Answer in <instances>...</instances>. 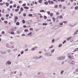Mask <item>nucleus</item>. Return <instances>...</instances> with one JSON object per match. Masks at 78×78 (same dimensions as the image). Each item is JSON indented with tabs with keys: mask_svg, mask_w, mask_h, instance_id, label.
<instances>
[{
	"mask_svg": "<svg viewBox=\"0 0 78 78\" xmlns=\"http://www.w3.org/2000/svg\"><path fill=\"white\" fill-rule=\"evenodd\" d=\"M30 31L31 30H33V28H30Z\"/></svg>",
	"mask_w": 78,
	"mask_h": 78,
	"instance_id": "obj_35",
	"label": "nucleus"
},
{
	"mask_svg": "<svg viewBox=\"0 0 78 78\" xmlns=\"http://www.w3.org/2000/svg\"><path fill=\"white\" fill-rule=\"evenodd\" d=\"M60 19H62V16H59Z\"/></svg>",
	"mask_w": 78,
	"mask_h": 78,
	"instance_id": "obj_29",
	"label": "nucleus"
},
{
	"mask_svg": "<svg viewBox=\"0 0 78 78\" xmlns=\"http://www.w3.org/2000/svg\"><path fill=\"white\" fill-rule=\"evenodd\" d=\"M70 1L71 2H73V0H70Z\"/></svg>",
	"mask_w": 78,
	"mask_h": 78,
	"instance_id": "obj_62",
	"label": "nucleus"
},
{
	"mask_svg": "<svg viewBox=\"0 0 78 78\" xmlns=\"http://www.w3.org/2000/svg\"><path fill=\"white\" fill-rule=\"evenodd\" d=\"M9 16V14H7L6 15V17H8Z\"/></svg>",
	"mask_w": 78,
	"mask_h": 78,
	"instance_id": "obj_54",
	"label": "nucleus"
},
{
	"mask_svg": "<svg viewBox=\"0 0 78 78\" xmlns=\"http://www.w3.org/2000/svg\"><path fill=\"white\" fill-rule=\"evenodd\" d=\"M40 15H41V16H40V17L41 18H42L43 17V16H42L41 15V14H40Z\"/></svg>",
	"mask_w": 78,
	"mask_h": 78,
	"instance_id": "obj_38",
	"label": "nucleus"
},
{
	"mask_svg": "<svg viewBox=\"0 0 78 78\" xmlns=\"http://www.w3.org/2000/svg\"><path fill=\"white\" fill-rule=\"evenodd\" d=\"M13 73H13L12 72H11L10 73V74H12H12H13Z\"/></svg>",
	"mask_w": 78,
	"mask_h": 78,
	"instance_id": "obj_57",
	"label": "nucleus"
},
{
	"mask_svg": "<svg viewBox=\"0 0 78 78\" xmlns=\"http://www.w3.org/2000/svg\"><path fill=\"white\" fill-rule=\"evenodd\" d=\"M23 54V51H22L21 52V55H22V54Z\"/></svg>",
	"mask_w": 78,
	"mask_h": 78,
	"instance_id": "obj_42",
	"label": "nucleus"
},
{
	"mask_svg": "<svg viewBox=\"0 0 78 78\" xmlns=\"http://www.w3.org/2000/svg\"><path fill=\"white\" fill-rule=\"evenodd\" d=\"M8 11H10V9L9 8H8L7 9Z\"/></svg>",
	"mask_w": 78,
	"mask_h": 78,
	"instance_id": "obj_47",
	"label": "nucleus"
},
{
	"mask_svg": "<svg viewBox=\"0 0 78 78\" xmlns=\"http://www.w3.org/2000/svg\"><path fill=\"white\" fill-rule=\"evenodd\" d=\"M58 5H55L54 6V8H58Z\"/></svg>",
	"mask_w": 78,
	"mask_h": 78,
	"instance_id": "obj_6",
	"label": "nucleus"
},
{
	"mask_svg": "<svg viewBox=\"0 0 78 78\" xmlns=\"http://www.w3.org/2000/svg\"><path fill=\"white\" fill-rule=\"evenodd\" d=\"M10 8H12V5L10 6Z\"/></svg>",
	"mask_w": 78,
	"mask_h": 78,
	"instance_id": "obj_50",
	"label": "nucleus"
},
{
	"mask_svg": "<svg viewBox=\"0 0 78 78\" xmlns=\"http://www.w3.org/2000/svg\"><path fill=\"white\" fill-rule=\"evenodd\" d=\"M43 25H47V23H43Z\"/></svg>",
	"mask_w": 78,
	"mask_h": 78,
	"instance_id": "obj_26",
	"label": "nucleus"
},
{
	"mask_svg": "<svg viewBox=\"0 0 78 78\" xmlns=\"http://www.w3.org/2000/svg\"><path fill=\"white\" fill-rule=\"evenodd\" d=\"M56 15H58L59 14V12H57L56 13Z\"/></svg>",
	"mask_w": 78,
	"mask_h": 78,
	"instance_id": "obj_60",
	"label": "nucleus"
},
{
	"mask_svg": "<svg viewBox=\"0 0 78 78\" xmlns=\"http://www.w3.org/2000/svg\"><path fill=\"white\" fill-rule=\"evenodd\" d=\"M35 50V48H33L32 49V51H33V50Z\"/></svg>",
	"mask_w": 78,
	"mask_h": 78,
	"instance_id": "obj_48",
	"label": "nucleus"
},
{
	"mask_svg": "<svg viewBox=\"0 0 78 78\" xmlns=\"http://www.w3.org/2000/svg\"><path fill=\"white\" fill-rule=\"evenodd\" d=\"M1 19L2 20H5V18H3V17H1Z\"/></svg>",
	"mask_w": 78,
	"mask_h": 78,
	"instance_id": "obj_13",
	"label": "nucleus"
},
{
	"mask_svg": "<svg viewBox=\"0 0 78 78\" xmlns=\"http://www.w3.org/2000/svg\"><path fill=\"white\" fill-rule=\"evenodd\" d=\"M53 48V46H52L49 47V48Z\"/></svg>",
	"mask_w": 78,
	"mask_h": 78,
	"instance_id": "obj_59",
	"label": "nucleus"
},
{
	"mask_svg": "<svg viewBox=\"0 0 78 78\" xmlns=\"http://www.w3.org/2000/svg\"><path fill=\"white\" fill-rule=\"evenodd\" d=\"M40 12H44V10H40Z\"/></svg>",
	"mask_w": 78,
	"mask_h": 78,
	"instance_id": "obj_28",
	"label": "nucleus"
},
{
	"mask_svg": "<svg viewBox=\"0 0 78 78\" xmlns=\"http://www.w3.org/2000/svg\"><path fill=\"white\" fill-rule=\"evenodd\" d=\"M54 51H55V49H53L51 51V52L52 53H53V52H54Z\"/></svg>",
	"mask_w": 78,
	"mask_h": 78,
	"instance_id": "obj_37",
	"label": "nucleus"
},
{
	"mask_svg": "<svg viewBox=\"0 0 78 78\" xmlns=\"http://www.w3.org/2000/svg\"><path fill=\"white\" fill-rule=\"evenodd\" d=\"M48 2L49 4H53L54 2L53 1H51L50 0L48 1Z\"/></svg>",
	"mask_w": 78,
	"mask_h": 78,
	"instance_id": "obj_1",
	"label": "nucleus"
},
{
	"mask_svg": "<svg viewBox=\"0 0 78 78\" xmlns=\"http://www.w3.org/2000/svg\"><path fill=\"white\" fill-rule=\"evenodd\" d=\"M8 64H11V62H10L9 61H8Z\"/></svg>",
	"mask_w": 78,
	"mask_h": 78,
	"instance_id": "obj_25",
	"label": "nucleus"
},
{
	"mask_svg": "<svg viewBox=\"0 0 78 78\" xmlns=\"http://www.w3.org/2000/svg\"><path fill=\"white\" fill-rule=\"evenodd\" d=\"M25 32H28V29H25L24 30Z\"/></svg>",
	"mask_w": 78,
	"mask_h": 78,
	"instance_id": "obj_10",
	"label": "nucleus"
},
{
	"mask_svg": "<svg viewBox=\"0 0 78 78\" xmlns=\"http://www.w3.org/2000/svg\"><path fill=\"white\" fill-rule=\"evenodd\" d=\"M22 22L23 23H25V20H22Z\"/></svg>",
	"mask_w": 78,
	"mask_h": 78,
	"instance_id": "obj_23",
	"label": "nucleus"
},
{
	"mask_svg": "<svg viewBox=\"0 0 78 78\" xmlns=\"http://www.w3.org/2000/svg\"><path fill=\"white\" fill-rule=\"evenodd\" d=\"M53 15V13H51L50 14V16L51 17H52Z\"/></svg>",
	"mask_w": 78,
	"mask_h": 78,
	"instance_id": "obj_18",
	"label": "nucleus"
},
{
	"mask_svg": "<svg viewBox=\"0 0 78 78\" xmlns=\"http://www.w3.org/2000/svg\"><path fill=\"white\" fill-rule=\"evenodd\" d=\"M16 72H17V71H15L14 72V74H16Z\"/></svg>",
	"mask_w": 78,
	"mask_h": 78,
	"instance_id": "obj_61",
	"label": "nucleus"
},
{
	"mask_svg": "<svg viewBox=\"0 0 78 78\" xmlns=\"http://www.w3.org/2000/svg\"><path fill=\"white\" fill-rule=\"evenodd\" d=\"M27 5L28 6H30V4H29V3H27Z\"/></svg>",
	"mask_w": 78,
	"mask_h": 78,
	"instance_id": "obj_64",
	"label": "nucleus"
},
{
	"mask_svg": "<svg viewBox=\"0 0 78 78\" xmlns=\"http://www.w3.org/2000/svg\"><path fill=\"white\" fill-rule=\"evenodd\" d=\"M19 22H17L16 23V25H19Z\"/></svg>",
	"mask_w": 78,
	"mask_h": 78,
	"instance_id": "obj_12",
	"label": "nucleus"
},
{
	"mask_svg": "<svg viewBox=\"0 0 78 78\" xmlns=\"http://www.w3.org/2000/svg\"><path fill=\"white\" fill-rule=\"evenodd\" d=\"M76 5V3H74V6H75Z\"/></svg>",
	"mask_w": 78,
	"mask_h": 78,
	"instance_id": "obj_63",
	"label": "nucleus"
},
{
	"mask_svg": "<svg viewBox=\"0 0 78 78\" xmlns=\"http://www.w3.org/2000/svg\"><path fill=\"white\" fill-rule=\"evenodd\" d=\"M52 20H53V21H54V22H55V20H56V19H55V18H54V17H53Z\"/></svg>",
	"mask_w": 78,
	"mask_h": 78,
	"instance_id": "obj_8",
	"label": "nucleus"
},
{
	"mask_svg": "<svg viewBox=\"0 0 78 78\" xmlns=\"http://www.w3.org/2000/svg\"><path fill=\"white\" fill-rule=\"evenodd\" d=\"M54 42H55V40L53 39V40H52V43H54Z\"/></svg>",
	"mask_w": 78,
	"mask_h": 78,
	"instance_id": "obj_33",
	"label": "nucleus"
},
{
	"mask_svg": "<svg viewBox=\"0 0 78 78\" xmlns=\"http://www.w3.org/2000/svg\"><path fill=\"white\" fill-rule=\"evenodd\" d=\"M44 5H48V2H45L44 3Z\"/></svg>",
	"mask_w": 78,
	"mask_h": 78,
	"instance_id": "obj_9",
	"label": "nucleus"
},
{
	"mask_svg": "<svg viewBox=\"0 0 78 78\" xmlns=\"http://www.w3.org/2000/svg\"><path fill=\"white\" fill-rule=\"evenodd\" d=\"M2 34H5V32L4 31H3L2 32Z\"/></svg>",
	"mask_w": 78,
	"mask_h": 78,
	"instance_id": "obj_36",
	"label": "nucleus"
},
{
	"mask_svg": "<svg viewBox=\"0 0 78 78\" xmlns=\"http://www.w3.org/2000/svg\"><path fill=\"white\" fill-rule=\"evenodd\" d=\"M5 5H6V6H9V4L8 3L6 2L5 3Z\"/></svg>",
	"mask_w": 78,
	"mask_h": 78,
	"instance_id": "obj_4",
	"label": "nucleus"
},
{
	"mask_svg": "<svg viewBox=\"0 0 78 78\" xmlns=\"http://www.w3.org/2000/svg\"><path fill=\"white\" fill-rule=\"evenodd\" d=\"M47 13L48 14V15L50 14V12H47Z\"/></svg>",
	"mask_w": 78,
	"mask_h": 78,
	"instance_id": "obj_43",
	"label": "nucleus"
},
{
	"mask_svg": "<svg viewBox=\"0 0 78 78\" xmlns=\"http://www.w3.org/2000/svg\"><path fill=\"white\" fill-rule=\"evenodd\" d=\"M23 27H24V28H26L27 26L26 25H24L23 26Z\"/></svg>",
	"mask_w": 78,
	"mask_h": 78,
	"instance_id": "obj_49",
	"label": "nucleus"
},
{
	"mask_svg": "<svg viewBox=\"0 0 78 78\" xmlns=\"http://www.w3.org/2000/svg\"><path fill=\"white\" fill-rule=\"evenodd\" d=\"M19 9H17L15 10V11H16V12H17V11H19Z\"/></svg>",
	"mask_w": 78,
	"mask_h": 78,
	"instance_id": "obj_15",
	"label": "nucleus"
},
{
	"mask_svg": "<svg viewBox=\"0 0 78 78\" xmlns=\"http://www.w3.org/2000/svg\"><path fill=\"white\" fill-rule=\"evenodd\" d=\"M63 24L62 23H59V25H62Z\"/></svg>",
	"mask_w": 78,
	"mask_h": 78,
	"instance_id": "obj_53",
	"label": "nucleus"
},
{
	"mask_svg": "<svg viewBox=\"0 0 78 78\" xmlns=\"http://www.w3.org/2000/svg\"><path fill=\"white\" fill-rule=\"evenodd\" d=\"M10 4H12L13 3V2L12 1H11L9 2Z\"/></svg>",
	"mask_w": 78,
	"mask_h": 78,
	"instance_id": "obj_19",
	"label": "nucleus"
},
{
	"mask_svg": "<svg viewBox=\"0 0 78 78\" xmlns=\"http://www.w3.org/2000/svg\"><path fill=\"white\" fill-rule=\"evenodd\" d=\"M44 19H47V16H44Z\"/></svg>",
	"mask_w": 78,
	"mask_h": 78,
	"instance_id": "obj_45",
	"label": "nucleus"
},
{
	"mask_svg": "<svg viewBox=\"0 0 78 78\" xmlns=\"http://www.w3.org/2000/svg\"><path fill=\"white\" fill-rule=\"evenodd\" d=\"M75 9H78V6H76L75 8Z\"/></svg>",
	"mask_w": 78,
	"mask_h": 78,
	"instance_id": "obj_22",
	"label": "nucleus"
},
{
	"mask_svg": "<svg viewBox=\"0 0 78 78\" xmlns=\"http://www.w3.org/2000/svg\"><path fill=\"white\" fill-rule=\"evenodd\" d=\"M59 7H60V8H61L62 7V5L61 4H60L59 5Z\"/></svg>",
	"mask_w": 78,
	"mask_h": 78,
	"instance_id": "obj_16",
	"label": "nucleus"
},
{
	"mask_svg": "<svg viewBox=\"0 0 78 78\" xmlns=\"http://www.w3.org/2000/svg\"><path fill=\"white\" fill-rule=\"evenodd\" d=\"M35 5H37V2L35 1Z\"/></svg>",
	"mask_w": 78,
	"mask_h": 78,
	"instance_id": "obj_56",
	"label": "nucleus"
},
{
	"mask_svg": "<svg viewBox=\"0 0 78 78\" xmlns=\"http://www.w3.org/2000/svg\"><path fill=\"white\" fill-rule=\"evenodd\" d=\"M17 8H18V9H19V8H20V6L19 5H18L17 6Z\"/></svg>",
	"mask_w": 78,
	"mask_h": 78,
	"instance_id": "obj_40",
	"label": "nucleus"
},
{
	"mask_svg": "<svg viewBox=\"0 0 78 78\" xmlns=\"http://www.w3.org/2000/svg\"><path fill=\"white\" fill-rule=\"evenodd\" d=\"M14 21H15V23H16V22H17V20L18 19V17L17 16H15L14 18Z\"/></svg>",
	"mask_w": 78,
	"mask_h": 78,
	"instance_id": "obj_2",
	"label": "nucleus"
},
{
	"mask_svg": "<svg viewBox=\"0 0 78 78\" xmlns=\"http://www.w3.org/2000/svg\"><path fill=\"white\" fill-rule=\"evenodd\" d=\"M4 23L5 24H7V23H8V22H7V21H4Z\"/></svg>",
	"mask_w": 78,
	"mask_h": 78,
	"instance_id": "obj_21",
	"label": "nucleus"
},
{
	"mask_svg": "<svg viewBox=\"0 0 78 78\" xmlns=\"http://www.w3.org/2000/svg\"><path fill=\"white\" fill-rule=\"evenodd\" d=\"M65 1V0H61L60 2H63Z\"/></svg>",
	"mask_w": 78,
	"mask_h": 78,
	"instance_id": "obj_32",
	"label": "nucleus"
},
{
	"mask_svg": "<svg viewBox=\"0 0 78 78\" xmlns=\"http://www.w3.org/2000/svg\"><path fill=\"white\" fill-rule=\"evenodd\" d=\"M31 34H32V33L30 32V33H29L28 34V36H30V35H31Z\"/></svg>",
	"mask_w": 78,
	"mask_h": 78,
	"instance_id": "obj_20",
	"label": "nucleus"
},
{
	"mask_svg": "<svg viewBox=\"0 0 78 78\" xmlns=\"http://www.w3.org/2000/svg\"><path fill=\"white\" fill-rule=\"evenodd\" d=\"M24 9H29V8L27 7V6L24 7Z\"/></svg>",
	"mask_w": 78,
	"mask_h": 78,
	"instance_id": "obj_3",
	"label": "nucleus"
},
{
	"mask_svg": "<svg viewBox=\"0 0 78 78\" xmlns=\"http://www.w3.org/2000/svg\"><path fill=\"white\" fill-rule=\"evenodd\" d=\"M28 16L29 17H31V16H33V15L31 14H29Z\"/></svg>",
	"mask_w": 78,
	"mask_h": 78,
	"instance_id": "obj_14",
	"label": "nucleus"
},
{
	"mask_svg": "<svg viewBox=\"0 0 78 78\" xmlns=\"http://www.w3.org/2000/svg\"><path fill=\"white\" fill-rule=\"evenodd\" d=\"M71 38V37H70L68 38L67 39V40L69 41V40H70V39Z\"/></svg>",
	"mask_w": 78,
	"mask_h": 78,
	"instance_id": "obj_24",
	"label": "nucleus"
},
{
	"mask_svg": "<svg viewBox=\"0 0 78 78\" xmlns=\"http://www.w3.org/2000/svg\"><path fill=\"white\" fill-rule=\"evenodd\" d=\"M20 10L21 11H23V8L21 7L20 8Z\"/></svg>",
	"mask_w": 78,
	"mask_h": 78,
	"instance_id": "obj_11",
	"label": "nucleus"
},
{
	"mask_svg": "<svg viewBox=\"0 0 78 78\" xmlns=\"http://www.w3.org/2000/svg\"><path fill=\"white\" fill-rule=\"evenodd\" d=\"M62 44H59V45L58 47H61V46H62Z\"/></svg>",
	"mask_w": 78,
	"mask_h": 78,
	"instance_id": "obj_34",
	"label": "nucleus"
},
{
	"mask_svg": "<svg viewBox=\"0 0 78 78\" xmlns=\"http://www.w3.org/2000/svg\"><path fill=\"white\" fill-rule=\"evenodd\" d=\"M11 34H14V32H11Z\"/></svg>",
	"mask_w": 78,
	"mask_h": 78,
	"instance_id": "obj_31",
	"label": "nucleus"
},
{
	"mask_svg": "<svg viewBox=\"0 0 78 78\" xmlns=\"http://www.w3.org/2000/svg\"><path fill=\"white\" fill-rule=\"evenodd\" d=\"M66 41L65 40L63 42V44H64L65 43H66Z\"/></svg>",
	"mask_w": 78,
	"mask_h": 78,
	"instance_id": "obj_39",
	"label": "nucleus"
},
{
	"mask_svg": "<svg viewBox=\"0 0 78 78\" xmlns=\"http://www.w3.org/2000/svg\"><path fill=\"white\" fill-rule=\"evenodd\" d=\"M17 6V5L15 4H14V5H13V7L14 8H16V6Z\"/></svg>",
	"mask_w": 78,
	"mask_h": 78,
	"instance_id": "obj_7",
	"label": "nucleus"
},
{
	"mask_svg": "<svg viewBox=\"0 0 78 78\" xmlns=\"http://www.w3.org/2000/svg\"><path fill=\"white\" fill-rule=\"evenodd\" d=\"M63 9H66V7L65 6H64L63 7Z\"/></svg>",
	"mask_w": 78,
	"mask_h": 78,
	"instance_id": "obj_58",
	"label": "nucleus"
},
{
	"mask_svg": "<svg viewBox=\"0 0 78 78\" xmlns=\"http://www.w3.org/2000/svg\"><path fill=\"white\" fill-rule=\"evenodd\" d=\"M25 36V34H22V36Z\"/></svg>",
	"mask_w": 78,
	"mask_h": 78,
	"instance_id": "obj_51",
	"label": "nucleus"
},
{
	"mask_svg": "<svg viewBox=\"0 0 78 78\" xmlns=\"http://www.w3.org/2000/svg\"><path fill=\"white\" fill-rule=\"evenodd\" d=\"M63 73H64V71L62 70L61 72V75H62Z\"/></svg>",
	"mask_w": 78,
	"mask_h": 78,
	"instance_id": "obj_17",
	"label": "nucleus"
},
{
	"mask_svg": "<svg viewBox=\"0 0 78 78\" xmlns=\"http://www.w3.org/2000/svg\"><path fill=\"white\" fill-rule=\"evenodd\" d=\"M63 23H67V21H63Z\"/></svg>",
	"mask_w": 78,
	"mask_h": 78,
	"instance_id": "obj_46",
	"label": "nucleus"
},
{
	"mask_svg": "<svg viewBox=\"0 0 78 78\" xmlns=\"http://www.w3.org/2000/svg\"><path fill=\"white\" fill-rule=\"evenodd\" d=\"M3 5V3H0V5L1 6H2V5Z\"/></svg>",
	"mask_w": 78,
	"mask_h": 78,
	"instance_id": "obj_44",
	"label": "nucleus"
},
{
	"mask_svg": "<svg viewBox=\"0 0 78 78\" xmlns=\"http://www.w3.org/2000/svg\"><path fill=\"white\" fill-rule=\"evenodd\" d=\"M23 16H24V17H25V16H26V14L24 13L23 15Z\"/></svg>",
	"mask_w": 78,
	"mask_h": 78,
	"instance_id": "obj_41",
	"label": "nucleus"
},
{
	"mask_svg": "<svg viewBox=\"0 0 78 78\" xmlns=\"http://www.w3.org/2000/svg\"><path fill=\"white\" fill-rule=\"evenodd\" d=\"M22 6H26V4H23Z\"/></svg>",
	"mask_w": 78,
	"mask_h": 78,
	"instance_id": "obj_30",
	"label": "nucleus"
},
{
	"mask_svg": "<svg viewBox=\"0 0 78 78\" xmlns=\"http://www.w3.org/2000/svg\"><path fill=\"white\" fill-rule=\"evenodd\" d=\"M19 3H22V1H19Z\"/></svg>",
	"mask_w": 78,
	"mask_h": 78,
	"instance_id": "obj_52",
	"label": "nucleus"
},
{
	"mask_svg": "<svg viewBox=\"0 0 78 78\" xmlns=\"http://www.w3.org/2000/svg\"><path fill=\"white\" fill-rule=\"evenodd\" d=\"M47 21H49V22H50L51 21V20H47Z\"/></svg>",
	"mask_w": 78,
	"mask_h": 78,
	"instance_id": "obj_55",
	"label": "nucleus"
},
{
	"mask_svg": "<svg viewBox=\"0 0 78 78\" xmlns=\"http://www.w3.org/2000/svg\"><path fill=\"white\" fill-rule=\"evenodd\" d=\"M78 72V69H76V72H75V73H76V72Z\"/></svg>",
	"mask_w": 78,
	"mask_h": 78,
	"instance_id": "obj_27",
	"label": "nucleus"
},
{
	"mask_svg": "<svg viewBox=\"0 0 78 78\" xmlns=\"http://www.w3.org/2000/svg\"><path fill=\"white\" fill-rule=\"evenodd\" d=\"M42 0H39L38 1V2L40 3H41L42 2Z\"/></svg>",
	"mask_w": 78,
	"mask_h": 78,
	"instance_id": "obj_5",
	"label": "nucleus"
}]
</instances>
